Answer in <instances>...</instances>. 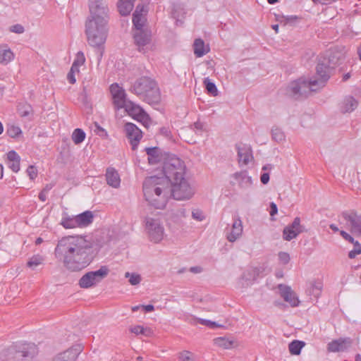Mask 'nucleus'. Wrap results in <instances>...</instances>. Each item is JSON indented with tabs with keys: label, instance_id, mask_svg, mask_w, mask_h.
Wrapping results in <instances>:
<instances>
[{
	"label": "nucleus",
	"instance_id": "1",
	"mask_svg": "<svg viewBox=\"0 0 361 361\" xmlns=\"http://www.w3.org/2000/svg\"><path fill=\"white\" fill-rule=\"evenodd\" d=\"M346 51L343 47L329 49L319 59L316 67L317 78L304 77L291 82L286 89V94L295 99L307 97L310 93L317 92L325 86L331 77V72L343 63Z\"/></svg>",
	"mask_w": 361,
	"mask_h": 361
},
{
	"label": "nucleus",
	"instance_id": "2",
	"mask_svg": "<svg viewBox=\"0 0 361 361\" xmlns=\"http://www.w3.org/2000/svg\"><path fill=\"white\" fill-rule=\"evenodd\" d=\"M54 256L67 270L78 271L90 264L95 252L92 243L84 237L68 235L58 241Z\"/></svg>",
	"mask_w": 361,
	"mask_h": 361
},
{
	"label": "nucleus",
	"instance_id": "3",
	"mask_svg": "<svg viewBox=\"0 0 361 361\" xmlns=\"http://www.w3.org/2000/svg\"><path fill=\"white\" fill-rule=\"evenodd\" d=\"M143 193L145 200L156 209H164L169 195L167 180L157 176L147 177L143 182Z\"/></svg>",
	"mask_w": 361,
	"mask_h": 361
},
{
	"label": "nucleus",
	"instance_id": "4",
	"mask_svg": "<svg viewBox=\"0 0 361 361\" xmlns=\"http://www.w3.org/2000/svg\"><path fill=\"white\" fill-rule=\"evenodd\" d=\"M85 33L88 44L94 49L98 61L103 57L105 50V43L109 34L108 23L85 21Z\"/></svg>",
	"mask_w": 361,
	"mask_h": 361
},
{
	"label": "nucleus",
	"instance_id": "5",
	"mask_svg": "<svg viewBox=\"0 0 361 361\" xmlns=\"http://www.w3.org/2000/svg\"><path fill=\"white\" fill-rule=\"evenodd\" d=\"M130 91L150 105L158 104L161 93L157 82L149 77L137 78L131 85Z\"/></svg>",
	"mask_w": 361,
	"mask_h": 361
},
{
	"label": "nucleus",
	"instance_id": "6",
	"mask_svg": "<svg viewBox=\"0 0 361 361\" xmlns=\"http://www.w3.org/2000/svg\"><path fill=\"white\" fill-rule=\"evenodd\" d=\"M185 169L183 161L175 155H169L163 164V178L167 180L169 185L173 180H179L182 177H185Z\"/></svg>",
	"mask_w": 361,
	"mask_h": 361
},
{
	"label": "nucleus",
	"instance_id": "7",
	"mask_svg": "<svg viewBox=\"0 0 361 361\" xmlns=\"http://www.w3.org/2000/svg\"><path fill=\"white\" fill-rule=\"evenodd\" d=\"M37 346L32 343H25L10 348L7 350L8 361H32L38 354Z\"/></svg>",
	"mask_w": 361,
	"mask_h": 361
},
{
	"label": "nucleus",
	"instance_id": "8",
	"mask_svg": "<svg viewBox=\"0 0 361 361\" xmlns=\"http://www.w3.org/2000/svg\"><path fill=\"white\" fill-rule=\"evenodd\" d=\"M88 5L90 14L85 21L109 24V8L105 0H89Z\"/></svg>",
	"mask_w": 361,
	"mask_h": 361
},
{
	"label": "nucleus",
	"instance_id": "9",
	"mask_svg": "<svg viewBox=\"0 0 361 361\" xmlns=\"http://www.w3.org/2000/svg\"><path fill=\"white\" fill-rule=\"evenodd\" d=\"M169 193L173 197L178 200H185L190 199L194 191L185 177H182L179 180H173L169 183Z\"/></svg>",
	"mask_w": 361,
	"mask_h": 361
},
{
	"label": "nucleus",
	"instance_id": "10",
	"mask_svg": "<svg viewBox=\"0 0 361 361\" xmlns=\"http://www.w3.org/2000/svg\"><path fill=\"white\" fill-rule=\"evenodd\" d=\"M109 269L102 266L99 269L89 271L84 274L79 280L78 284L82 288H89L99 283L109 274Z\"/></svg>",
	"mask_w": 361,
	"mask_h": 361
},
{
	"label": "nucleus",
	"instance_id": "11",
	"mask_svg": "<svg viewBox=\"0 0 361 361\" xmlns=\"http://www.w3.org/2000/svg\"><path fill=\"white\" fill-rule=\"evenodd\" d=\"M146 229L151 241L157 243L163 239L164 228L159 219L150 217L147 218Z\"/></svg>",
	"mask_w": 361,
	"mask_h": 361
},
{
	"label": "nucleus",
	"instance_id": "12",
	"mask_svg": "<svg viewBox=\"0 0 361 361\" xmlns=\"http://www.w3.org/2000/svg\"><path fill=\"white\" fill-rule=\"evenodd\" d=\"M341 215L346 221L350 231L353 234L361 236V214L353 209L344 211Z\"/></svg>",
	"mask_w": 361,
	"mask_h": 361
},
{
	"label": "nucleus",
	"instance_id": "13",
	"mask_svg": "<svg viewBox=\"0 0 361 361\" xmlns=\"http://www.w3.org/2000/svg\"><path fill=\"white\" fill-rule=\"evenodd\" d=\"M124 130L126 136L132 146V149L135 150L141 138L142 137V133L141 130L134 123H126L124 126Z\"/></svg>",
	"mask_w": 361,
	"mask_h": 361
},
{
	"label": "nucleus",
	"instance_id": "14",
	"mask_svg": "<svg viewBox=\"0 0 361 361\" xmlns=\"http://www.w3.org/2000/svg\"><path fill=\"white\" fill-rule=\"evenodd\" d=\"M304 231L305 227L300 225V219L295 217L290 224L283 228V238L285 240L290 241Z\"/></svg>",
	"mask_w": 361,
	"mask_h": 361
},
{
	"label": "nucleus",
	"instance_id": "15",
	"mask_svg": "<svg viewBox=\"0 0 361 361\" xmlns=\"http://www.w3.org/2000/svg\"><path fill=\"white\" fill-rule=\"evenodd\" d=\"M83 350L81 344H75L66 350L57 354L51 361H75Z\"/></svg>",
	"mask_w": 361,
	"mask_h": 361
},
{
	"label": "nucleus",
	"instance_id": "16",
	"mask_svg": "<svg viewBox=\"0 0 361 361\" xmlns=\"http://www.w3.org/2000/svg\"><path fill=\"white\" fill-rule=\"evenodd\" d=\"M353 343L349 337L339 338L328 343L327 350L332 353L345 352L348 350Z\"/></svg>",
	"mask_w": 361,
	"mask_h": 361
},
{
	"label": "nucleus",
	"instance_id": "17",
	"mask_svg": "<svg viewBox=\"0 0 361 361\" xmlns=\"http://www.w3.org/2000/svg\"><path fill=\"white\" fill-rule=\"evenodd\" d=\"M110 92L114 98V104L118 109L123 108L128 101L126 98L124 90L119 87L117 83H114L110 86Z\"/></svg>",
	"mask_w": 361,
	"mask_h": 361
},
{
	"label": "nucleus",
	"instance_id": "18",
	"mask_svg": "<svg viewBox=\"0 0 361 361\" xmlns=\"http://www.w3.org/2000/svg\"><path fill=\"white\" fill-rule=\"evenodd\" d=\"M278 288L280 291L281 296L286 302H288L292 307L298 306L300 300L290 286L279 284Z\"/></svg>",
	"mask_w": 361,
	"mask_h": 361
},
{
	"label": "nucleus",
	"instance_id": "19",
	"mask_svg": "<svg viewBox=\"0 0 361 361\" xmlns=\"http://www.w3.org/2000/svg\"><path fill=\"white\" fill-rule=\"evenodd\" d=\"M123 108H125L126 111L137 120L141 121L147 119L149 117L142 107L131 101L128 100Z\"/></svg>",
	"mask_w": 361,
	"mask_h": 361
},
{
	"label": "nucleus",
	"instance_id": "20",
	"mask_svg": "<svg viewBox=\"0 0 361 361\" xmlns=\"http://www.w3.org/2000/svg\"><path fill=\"white\" fill-rule=\"evenodd\" d=\"M133 37L139 51H142L144 50L143 47L151 41V32L147 30L135 31Z\"/></svg>",
	"mask_w": 361,
	"mask_h": 361
},
{
	"label": "nucleus",
	"instance_id": "21",
	"mask_svg": "<svg viewBox=\"0 0 361 361\" xmlns=\"http://www.w3.org/2000/svg\"><path fill=\"white\" fill-rule=\"evenodd\" d=\"M242 233H243L242 221L240 220V218L239 216H237L233 219L231 231L227 234V236H226L227 240L229 242L233 243L238 238H240V236L242 235Z\"/></svg>",
	"mask_w": 361,
	"mask_h": 361
},
{
	"label": "nucleus",
	"instance_id": "22",
	"mask_svg": "<svg viewBox=\"0 0 361 361\" xmlns=\"http://www.w3.org/2000/svg\"><path fill=\"white\" fill-rule=\"evenodd\" d=\"M145 151L148 156V162L149 164H156L161 161L162 150L159 147H146Z\"/></svg>",
	"mask_w": 361,
	"mask_h": 361
},
{
	"label": "nucleus",
	"instance_id": "23",
	"mask_svg": "<svg viewBox=\"0 0 361 361\" xmlns=\"http://www.w3.org/2000/svg\"><path fill=\"white\" fill-rule=\"evenodd\" d=\"M107 184L112 188H118L120 186L121 178L118 171L114 168H108L106 171Z\"/></svg>",
	"mask_w": 361,
	"mask_h": 361
},
{
	"label": "nucleus",
	"instance_id": "24",
	"mask_svg": "<svg viewBox=\"0 0 361 361\" xmlns=\"http://www.w3.org/2000/svg\"><path fill=\"white\" fill-rule=\"evenodd\" d=\"M20 156L14 150H11L7 153V164L8 167L15 173L20 170Z\"/></svg>",
	"mask_w": 361,
	"mask_h": 361
},
{
	"label": "nucleus",
	"instance_id": "25",
	"mask_svg": "<svg viewBox=\"0 0 361 361\" xmlns=\"http://www.w3.org/2000/svg\"><path fill=\"white\" fill-rule=\"evenodd\" d=\"M238 161L240 164L247 165L250 160L253 159L252 149L250 147L243 146L242 147H237Z\"/></svg>",
	"mask_w": 361,
	"mask_h": 361
},
{
	"label": "nucleus",
	"instance_id": "26",
	"mask_svg": "<svg viewBox=\"0 0 361 361\" xmlns=\"http://www.w3.org/2000/svg\"><path fill=\"white\" fill-rule=\"evenodd\" d=\"M79 228L87 227L90 225L94 219V214L91 211H85L76 215Z\"/></svg>",
	"mask_w": 361,
	"mask_h": 361
},
{
	"label": "nucleus",
	"instance_id": "27",
	"mask_svg": "<svg viewBox=\"0 0 361 361\" xmlns=\"http://www.w3.org/2000/svg\"><path fill=\"white\" fill-rule=\"evenodd\" d=\"M357 101L351 96L345 97L341 106L343 113H350L354 111L357 106Z\"/></svg>",
	"mask_w": 361,
	"mask_h": 361
},
{
	"label": "nucleus",
	"instance_id": "28",
	"mask_svg": "<svg viewBox=\"0 0 361 361\" xmlns=\"http://www.w3.org/2000/svg\"><path fill=\"white\" fill-rule=\"evenodd\" d=\"M233 177L241 188H247L252 185V178L246 171L235 173Z\"/></svg>",
	"mask_w": 361,
	"mask_h": 361
},
{
	"label": "nucleus",
	"instance_id": "29",
	"mask_svg": "<svg viewBox=\"0 0 361 361\" xmlns=\"http://www.w3.org/2000/svg\"><path fill=\"white\" fill-rule=\"evenodd\" d=\"M61 225L66 229L79 228L76 215L71 216L66 214H64L61 219Z\"/></svg>",
	"mask_w": 361,
	"mask_h": 361
},
{
	"label": "nucleus",
	"instance_id": "30",
	"mask_svg": "<svg viewBox=\"0 0 361 361\" xmlns=\"http://www.w3.org/2000/svg\"><path fill=\"white\" fill-rule=\"evenodd\" d=\"M14 58L12 51L6 45L0 47V63L8 64Z\"/></svg>",
	"mask_w": 361,
	"mask_h": 361
},
{
	"label": "nucleus",
	"instance_id": "31",
	"mask_svg": "<svg viewBox=\"0 0 361 361\" xmlns=\"http://www.w3.org/2000/svg\"><path fill=\"white\" fill-rule=\"evenodd\" d=\"M117 6L120 14L121 16H126L133 11L134 3L118 1Z\"/></svg>",
	"mask_w": 361,
	"mask_h": 361
},
{
	"label": "nucleus",
	"instance_id": "32",
	"mask_svg": "<svg viewBox=\"0 0 361 361\" xmlns=\"http://www.w3.org/2000/svg\"><path fill=\"white\" fill-rule=\"evenodd\" d=\"M305 343L302 341L294 340L288 344V350L291 355H299Z\"/></svg>",
	"mask_w": 361,
	"mask_h": 361
},
{
	"label": "nucleus",
	"instance_id": "33",
	"mask_svg": "<svg viewBox=\"0 0 361 361\" xmlns=\"http://www.w3.org/2000/svg\"><path fill=\"white\" fill-rule=\"evenodd\" d=\"M193 46L194 53L197 57H202L209 51V49H204V42L202 39H196Z\"/></svg>",
	"mask_w": 361,
	"mask_h": 361
},
{
	"label": "nucleus",
	"instance_id": "34",
	"mask_svg": "<svg viewBox=\"0 0 361 361\" xmlns=\"http://www.w3.org/2000/svg\"><path fill=\"white\" fill-rule=\"evenodd\" d=\"M18 113L21 117H27L32 114V108L27 103H21L18 106Z\"/></svg>",
	"mask_w": 361,
	"mask_h": 361
},
{
	"label": "nucleus",
	"instance_id": "35",
	"mask_svg": "<svg viewBox=\"0 0 361 361\" xmlns=\"http://www.w3.org/2000/svg\"><path fill=\"white\" fill-rule=\"evenodd\" d=\"M145 21L146 19L144 16L133 14V23L136 29V31L143 30L142 27L145 25Z\"/></svg>",
	"mask_w": 361,
	"mask_h": 361
},
{
	"label": "nucleus",
	"instance_id": "36",
	"mask_svg": "<svg viewBox=\"0 0 361 361\" xmlns=\"http://www.w3.org/2000/svg\"><path fill=\"white\" fill-rule=\"evenodd\" d=\"M204 85L208 94L212 96H216L218 94V90L216 85L208 78H204Z\"/></svg>",
	"mask_w": 361,
	"mask_h": 361
},
{
	"label": "nucleus",
	"instance_id": "37",
	"mask_svg": "<svg viewBox=\"0 0 361 361\" xmlns=\"http://www.w3.org/2000/svg\"><path fill=\"white\" fill-rule=\"evenodd\" d=\"M85 138V132L80 128H76L72 134V140L75 144L78 145L84 141Z\"/></svg>",
	"mask_w": 361,
	"mask_h": 361
},
{
	"label": "nucleus",
	"instance_id": "38",
	"mask_svg": "<svg viewBox=\"0 0 361 361\" xmlns=\"http://www.w3.org/2000/svg\"><path fill=\"white\" fill-rule=\"evenodd\" d=\"M271 137L274 141L281 142L285 140V134L281 128L273 127L271 129Z\"/></svg>",
	"mask_w": 361,
	"mask_h": 361
},
{
	"label": "nucleus",
	"instance_id": "39",
	"mask_svg": "<svg viewBox=\"0 0 361 361\" xmlns=\"http://www.w3.org/2000/svg\"><path fill=\"white\" fill-rule=\"evenodd\" d=\"M44 257L40 255H33L27 262V266L30 268L35 269V267L42 264L44 262Z\"/></svg>",
	"mask_w": 361,
	"mask_h": 361
},
{
	"label": "nucleus",
	"instance_id": "40",
	"mask_svg": "<svg viewBox=\"0 0 361 361\" xmlns=\"http://www.w3.org/2000/svg\"><path fill=\"white\" fill-rule=\"evenodd\" d=\"M322 287H323V286H322V282L314 281L311 283V286L309 290V293L310 295H312L315 298H317L320 295Z\"/></svg>",
	"mask_w": 361,
	"mask_h": 361
},
{
	"label": "nucleus",
	"instance_id": "41",
	"mask_svg": "<svg viewBox=\"0 0 361 361\" xmlns=\"http://www.w3.org/2000/svg\"><path fill=\"white\" fill-rule=\"evenodd\" d=\"M214 344L225 349L231 348L233 341L224 337H219L214 340Z\"/></svg>",
	"mask_w": 361,
	"mask_h": 361
},
{
	"label": "nucleus",
	"instance_id": "42",
	"mask_svg": "<svg viewBox=\"0 0 361 361\" xmlns=\"http://www.w3.org/2000/svg\"><path fill=\"white\" fill-rule=\"evenodd\" d=\"M125 277L129 279V283L132 286L138 285L142 280L141 276L136 273L126 272L125 274Z\"/></svg>",
	"mask_w": 361,
	"mask_h": 361
},
{
	"label": "nucleus",
	"instance_id": "43",
	"mask_svg": "<svg viewBox=\"0 0 361 361\" xmlns=\"http://www.w3.org/2000/svg\"><path fill=\"white\" fill-rule=\"evenodd\" d=\"M7 135L13 138L17 137L22 133L21 129L18 126L14 125L8 126L6 128Z\"/></svg>",
	"mask_w": 361,
	"mask_h": 361
},
{
	"label": "nucleus",
	"instance_id": "44",
	"mask_svg": "<svg viewBox=\"0 0 361 361\" xmlns=\"http://www.w3.org/2000/svg\"><path fill=\"white\" fill-rule=\"evenodd\" d=\"M198 322L200 324H202V325H205L207 326H209L212 329H214V328H216V327H221L222 326L217 324L216 322H212V321H210V320H207V319H198Z\"/></svg>",
	"mask_w": 361,
	"mask_h": 361
},
{
	"label": "nucleus",
	"instance_id": "45",
	"mask_svg": "<svg viewBox=\"0 0 361 361\" xmlns=\"http://www.w3.org/2000/svg\"><path fill=\"white\" fill-rule=\"evenodd\" d=\"M281 20H280L281 23H284V25L288 23H293L295 20L299 19V17L297 16H283L282 15L281 17Z\"/></svg>",
	"mask_w": 361,
	"mask_h": 361
},
{
	"label": "nucleus",
	"instance_id": "46",
	"mask_svg": "<svg viewBox=\"0 0 361 361\" xmlns=\"http://www.w3.org/2000/svg\"><path fill=\"white\" fill-rule=\"evenodd\" d=\"M192 217L199 221H202L204 219V216L203 215V212L202 210L199 209H194L192 212Z\"/></svg>",
	"mask_w": 361,
	"mask_h": 361
},
{
	"label": "nucleus",
	"instance_id": "47",
	"mask_svg": "<svg viewBox=\"0 0 361 361\" xmlns=\"http://www.w3.org/2000/svg\"><path fill=\"white\" fill-rule=\"evenodd\" d=\"M9 30L17 34H22L25 31V28L20 24H16L10 27Z\"/></svg>",
	"mask_w": 361,
	"mask_h": 361
},
{
	"label": "nucleus",
	"instance_id": "48",
	"mask_svg": "<svg viewBox=\"0 0 361 361\" xmlns=\"http://www.w3.org/2000/svg\"><path fill=\"white\" fill-rule=\"evenodd\" d=\"M85 61V58L82 51H78L76 54V59L73 61V63H76L79 66H82L84 64Z\"/></svg>",
	"mask_w": 361,
	"mask_h": 361
},
{
	"label": "nucleus",
	"instance_id": "49",
	"mask_svg": "<svg viewBox=\"0 0 361 361\" xmlns=\"http://www.w3.org/2000/svg\"><path fill=\"white\" fill-rule=\"evenodd\" d=\"M160 134L169 140L172 139V134L169 127H162L159 129Z\"/></svg>",
	"mask_w": 361,
	"mask_h": 361
},
{
	"label": "nucleus",
	"instance_id": "50",
	"mask_svg": "<svg viewBox=\"0 0 361 361\" xmlns=\"http://www.w3.org/2000/svg\"><path fill=\"white\" fill-rule=\"evenodd\" d=\"M27 173L31 180L35 179L37 175V171L36 168L32 165L28 166L27 169Z\"/></svg>",
	"mask_w": 361,
	"mask_h": 361
},
{
	"label": "nucleus",
	"instance_id": "51",
	"mask_svg": "<svg viewBox=\"0 0 361 361\" xmlns=\"http://www.w3.org/2000/svg\"><path fill=\"white\" fill-rule=\"evenodd\" d=\"M279 258L280 261L284 264H288L290 261L289 254L285 252H280L279 253Z\"/></svg>",
	"mask_w": 361,
	"mask_h": 361
},
{
	"label": "nucleus",
	"instance_id": "52",
	"mask_svg": "<svg viewBox=\"0 0 361 361\" xmlns=\"http://www.w3.org/2000/svg\"><path fill=\"white\" fill-rule=\"evenodd\" d=\"M190 355H191V353L190 351L184 350L179 353L178 358L181 361H190V360H191Z\"/></svg>",
	"mask_w": 361,
	"mask_h": 361
},
{
	"label": "nucleus",
	"instance_id": "53",
	"mask_svg": "<svg viewBox=\"0 0 361 361\" xmlns=\"http://www.w3.org/2000/svg\"><path fill=\"white\" fill-rule=\"evenodd\" d=\"M147 11L145 9V6L143 4H138L136 6L135 11L133 14H137L140 16H145Z\"/></svg>",
	"mask_w": 361,
	"mask_h": 361
},
{
	"label": "nucleus",
	"instance_id": "54",
	"mask_svg": "<svg viewBox=\"0 0 361 361\" xmlns=\"http://www.w3.org/2000/svg\"><path fill=\"white\" fill-rule=\"evenodd\" d=\"M340 234L345 240L350 242V243H353L355 241L354 238H353L350 234L344 231H341Z\"/></svg>",
	"mask_w": 361,
	"mask_h": 361
},
{
	"label": "nucleus",
	"instance_id": "55",
	"mask_svg": "<svg viewBox=\"0 0 361 361\" xmlns=\"http://www.w3.org/2000/svg\"><path fill=\"white\" fill-rule=\"evenodd\" d=\"M95 127H96L97 133L99 136H102V137L107 136V133L106 132V130L103 128L99 126L97 123H95Z\"/></svg>",
	"mask_w": 361,
	"mask_h": 361
},
{
	"label": "nucleus",
	"instance_id": "56",
	"mask_svg": "<svg viewBox=\"0 0 361 361\" xmlns=\"http://www.w3.org/2000/svg\"><path fill=\"white\" fill-rule=\"evenodd\" d=\"M270 215L271 216H274L276 215L277 213H278V208H277V206L276 204L274 203V202H271L270 203Z\"/></svg>",
	"mask_w": 361,
	"mask_h": 361
},
{
	"label": "nucleus",
	"instance_id": "57",
	"mask_svg": "<svg viewBox=\"0 0 361 361\" xmlns=\"http://www.w3.org/2000/svg\"><path fill=\"white\" fill-rule=\"evenodd\" d=\"M261 182L263 184H267L269 181V173H264L261 175L260 177Z\"/></svg>",
	"mask_w": 361,
	"mask_h": 361
},
{
	"label": "nucleus",
	"instance_id": "58",
	"mask_svg": "<svg viewBox=\"0 0 361 361\" xmlns=\"http://www.w3.org/2000/svg\"><path fill=\"white\" fill-rule=\"evenodd\" d=\"M140 334L145 335L146 336H150L152 334V331L149 328H144L142 326Z\"/></svg>",
	"mask_w": 361,
	"mask_h": 361
},
{
	"label": "nucleus",
	"instance_id": "59",
	"mask_svg": "<svg viewBox=\"0 0 361 361\" xmlns=\"http://www.w3.org/2000/svg\"><path fill=\"white\" fill-rule=\"evenodd\" d=\"M67 78L71 84H74L76 81L75 78V73L71 71H69V73H68Z\"/></svg>",
	"mask_w": 361,
	"mask_h": 361
},
{
	"label": "nucleus",
	"instance_id": "60",
	"mask_svg": "<svg viewBox=\"0 0 361 361\" xmlns=\"http://www.w3.org/2000/svg\"><path fill=\"white\" fill-rule=\"evenodd\" d=\"M141 328H142V326L137 325V326H135L133 327H131L130 329V331L132 333H133V334H135L136 335H138V334H140V332H141L140 331Z\"/></svg>",
	"mask_w": 361,
	"mask_h": 361
},
{
	"label": "nucleus",
	"instance_id": "61",
	"mask_svg": "<svg viewBox=\"0 0 361 361\" xmlns=\"http://www.w3.org/2000/svg\"><path fill=\"white\" fill-rule=\"evenodd\" d=\"M360 252H359V250H352L351 251L349 252L348 253V257L350 258V259H353L355 258L357 255H360Z\"/></svg>",
	"mask_w": 361,
	"mask_h": 361
},
{
	"label": "nucleus",
	"instance_id": "62",
	"mask_svg": "<svg viewBox=\"0 0 361 361\" xmlns=\"http://www.w3.org/2000/svg\"><path fill=\"white\" fill-rule=\"evenodd\" d=\"M190 271L192 273L197 274V273L202 272V268L201 267H198V266L192 267H190Z\"/></svg>",
	"mask_w": 361,
	"mask_h": 361
},
{
	"label": "nucleus",
	"instance_id": "63",
	"mask_svg": "<svg viewBox=\"0 0 361 361\" xmlns=\"http://www.w3.org/2000/svg\"><path fill=\"white\" fill-rule=\"evenodd\" d=\"M147 312H152L154 310V305H147L141 306Z\"/></svg>",
	"mask_w": 361,
	"mask_h": 361
},
{
	"label": "nucleus",
	"instance_id": "64",
	"mask_svg": "<svg viewBox=\"0 0 361 361\" xmlns=\"http://www.w3.org/2000/svg\"><path fill=\"white\" fill-rule=\"evenodd\" d=\"M352 244L354 245V250H359V252L361 253V245L357 240H355Z\"/></svg>",
	"mask_w": 361,
	"mask_h": 361
}]
</instances>
